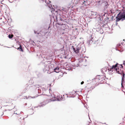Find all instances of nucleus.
<instances>
[{
	"mask_svg": "<svg viewBox=\"0 0 125 125\" xmlns=\"http://www.w3.org/2000/svg\"><path fill=\"white\" fill-rule=\"evenodd\" d=\"M49 7L52 10L51 11L52 13L54 14L53 16V17L54 18L55 17V19H54L55 21L57 22V24L60 25H62L63 24V22L66 20L65 18L66 16L64 15V12H66V11L65 10V9L63 8L61 10L60 9L56 10L55 9L52 7V5H50Z\"/></svg>",
	"mask_w": 125,
	"mask_h": 125,
	"instance_id": "obj_1",
	"label": "nucleus"
},
{
	"mask_svg": "<svg viewBox=\"0 0 125 125\" xmlns=\"http://www.w3.org/2000/svg\"><path fill=\"white\" fill-rule=\"evenodd\" d=\"M116 22L119 21L121 20L122 21L125 20V10L123 12H120L115 17Z\"/></svg>",
	"mask_w": 125,
	"mask_h": 125,
	"instance_id": "obj_2",
	"label": "nucleus"
},
{
	"mask_svg": "<svg viewBox=\"0 0 125 125\" xmlns=\"http://www.w3.org/2000/svg\"><path fill=\"white\" fill-rule=\"evenodd\" d=\"M93 38L92 37V35H90L88 39L87 43L89 45H90L91 44H95L94 45V46L95 47L97 46V44L95 43V41H94V40H93Z\"/></svg>",
	"mask_w": 125,
	"mask_h": 125,
	"instance_id": "obj_3",
	"label": "nucleus"
},
{
	"mask_svg": "<svg viewBox=\"0 0 125 125\" xmlns=\"http://www.w3.org/2000/svg\"><path fill=\"white\" fill-rule=\"evenodd\" d=\"M104 19L103 20L102 22L103 23V25H102V27H107L108 26L107 24L108 23H109V18L107 17L104 18Z\"/></svg>",
	"mask_w": 125,
	"mask_h": 125,
	"instance_id": "obj_4",
	"label": "nucleus"
},
{
	"mask_svg": "<svg viewBox=\"0 0 125 125\" xmlns=\"http://www.w3.org/2000/svg\"><path fill=\"white\" fill-rule=\"evenodd\" d=\"M80 47L78 46H76L75 47L73 46L71 47V49H73L74 52L78 54L79 52H80Z\"/></svg>",
	"mask_w": 125,
	"mask_h": 125,
	"instance_id": "obj_5",
	"label": "nucleus"
},
{
	"mask_svg": "<svg viewBox=\"0 0 125 125\" xmlns=\"http://www.w3.org/2000/svg\"><path fill=\"white\" fill-rule=\"evenodd\" d=\"M125 73H123L122 74V80H121V87L122 88H124V85L125 84Z\"/></svg>",
	"mask_w": 125,
	"mask_h": 125,
	"instance_id": "obj_6",
	"label": "nucleus"
},
{
	"mask_svg": "<svg viewBox=\"0 0 125 125\" xmlns=\"http://www.w3.org/2000/svg\"><path fill=\"white\" fill-rule=\"evenodd\" d=\"M16 111H15L14 112V113L13 114V115H14V114H16L17 115H18V118H19V121L20 120L22 119L23 120H24L25 118L24 117L22 118L21 117H20L21 115V114H22L21 113H23L22 112H17V113H16Z\"/></svg>",
	"mask_w": 125,
	"mask_h": 125,
	"instance_id": "obj_7",
	"label": "nucleus"
},
{
	"mask_svg": "<svg viewBox=\"0 0 125 125\" xmlns=\"http://www.w3.org/2000/svg\"><path fill=\"white\" fill-rule=\"evenodd\" d=\"M96 18L97 19V20L100 22H102L104 18L102 16H101V14H99L98 15L96 16Z\"/></svg>",
	"mask_w": 125,
	"mask_h": 125,
	"instance_id": "obj_8",
	"label": "nucleus"
},
{
	"mask_svg": "<svg viewBox=\"0 0 125 125\" xmlns=\"http://www.w3.org/2000/svg\"><path fill=\"white\" fill-rule=\"evenodd\" d=\"M91 15L90 16V17L92 18H96V16H98V13L97 12H94L93 11H91Z\"/></svg>",
	"mask_w": 125,
	"mask_h": 125,
	"instance_id": "obj_9",
	"label": "nucleus"
},
{
	"mask_svg": "<svg viewBox=\"0 0 125 125\" xmlns=\"http://www.w3.org/2000/svg\"><path fill=\"white\" fill-rule=\"evenodd\" d=\"M72 2L73 3L74 6L78 5L80 2L79 0H72Z\"/></svg>",
	"mask_w": 125,
	"mask_h": 125,
	"instance_id": "obj_10",
	"label": "nucleus"
},
{
	"mask_svg": "<svg viewBox=\"0 0 125 125\" xmlns=\"http://www.w3.org/2000/svg\"><path fill=\"white\" fill-rule=\"evenodd\" d=\"M80 51L82 53H84L86 51L85 47L84 46H81L80 47Z\"/></svg>",
	"mask_w": 125,
	"mask_h": 125,
	"instance_id": "obj_11",
	"label": "nucleus"
},
{
	"mask_svg": "<svg viewBox=\"0 0 125 125\" xmlns=\"http://www.w3.org/2000/svg\"><path fill=\"white\" fill-rule=\"evenodd\" d=\"M118 48L120 49L121 50H122L124 48L123 46H121V44L119 43L117 45V48H116V49L117 51H119L121 52L118 50Z\"/></svg>",
	"mask_w": 125,
	"mask_h": 125,
	"instance_id": "obj_12",
	"label": "nucleus"
},
{
	"mask_svg": "<svg viewBox=\"0 0 125 125\" xmlns=\"http://www.w3.org/2000/svg\"><path fill=\"white\" fill-rule=\"evenodd\" d=\"M119 65L118 63H117L116 64L113 65L112 67H111V70H109L110 71H111L112 72H113L112 69H113L115 70L116 68L117 67V66Z\"/></svg>",
	"mask_w": 125,
	"mask_h": 125,
	"instance_id": "obj_13",
	"label": "nucleus"
},
{
	"mask_svg": "<svg viewBox=\"0 0 125 125\" xmlns=\"http://www.w3.org/2000/svg\"><path fill=\"white\" fill-rule=\"evenodd\" d=\"M45 30V29H43L40 32H37V34H41V35H45L47 33V32H43V33H42L41 34V32H42L43 31H44Z\"/></svg>",
	"mask_w": 125,
	"mask_h": 125,
	"instance_id": "obj_14",
	"label": "nucleus"
},
{
	"mask_svg": "<svg viewBox=\"0 0 125 125\" xmlns=\"http://www.w3.org/2000/svg\"><path fill=\"white\" fill-rule=\"evenodd\" d=\"M39 86V85H35V86L36 87H38V88H39V87H38V86ZM38 93L39 94H42V91L41 89H38Z\"/></svg>",
	"mask_w": 125,
	"mask_h": 125,
	"instance_id": "obj_15",
	"label": "nucleus"
},
{
	"mask_svg": "<svg viewBox=\"0 0 125 125\" xmlns=\"http://www.w3.org/2000/svg\"><path fill=\"white\" fill-rule=\"evenodd\" d=\"M118 70V69H117V70H116V71L117 73L118 74H120L122 76V74L123 73H125L123 72V71H121V70H120V71H121V72H120V71H119V70Z\"/></svg>",
	"mask_w": 125,
	"mask_h": 125,
	"instance_id": "obj_16",
	"label": "nucleus"
},
{
	"mask_svg": "<svg viewBox=\"0 0 125 125\" xmlns=\"http://www.w3.org/2000/svg\"><path fill=\"white\" fill-rule=\"evenodd\" d=\"M59 68L58 67H56L54 69V70L55 72L58 73L59 72Z\"/></svg>",
	"mask_w": 125,
	"mask_h": 125,
	"instance_id": "obj_17",
	"label": "nucleus"
},
{
	"mask_svg": "<svg viewBox=\"0 0 125 125\" xmlns=\"http://www.w3.org/2000/svg\"><path fill=\"white\" fill-rule=\"evenodd\" d=\"M17 49L18 50H19L21 52H23V48L21 45H20L19 47L18 48H17Z\"/></svg>",
	"mask_w": 125,
	"mask_h": 125,
	"instance_id": "obj_18",
	"label": "nucleus"
},
{
	"mask_svg": "<svg viewBox=\"0 0 125 125\" xmlns=\"http://www.w3.org/2000/svg\"><path fill=\"white\" fill-rule=\"evenodd\" d=\"M44 66H45V68L43 69V71L44 72L45 71H48L49 70L48 69L49 66H48L46 65V66H45V65H44Z\"/></svg>",
	"mask_w": 125,
	"mask_h": 125,
	"instance_id": "obj_19",
	"label": "nucleus"
},
{
	"mask_svg": "<svg viewBox=\"0 0 125 125\" xmlns=\"http://www.w3.org/2000/svg\"><path fill=\"white\" fill-rule=\"evenodd\" d=\"M96 31L98 32H100V31H102L103 30L101 28L100 26H99L98 28H96Z\"/></svg>",
	"mask_w": 125,
	"mask_h": 125,
	"instance_id": "obj_20",
	"label": "nucleus"
},
{
	"mask_svg": "<svg viewBox=\"0 0 125 125\" xmlns=\"http://www.w3.org/2000/svg\"><path fill=\"white\" fill-rule=\"evenodd\" d=\"M107 16H108V15L106 13H105L104 14H101V16H102L104 18H104L107 17Z\"/></svg>",
	"mask_w": 125,
	"mask_h": 125,
	"instance_id": "obj_21",
	"label": "nucleus"
},
{
	"mask_svg": "<svg viewBox=\"0 0 125 125\" xmlns=\"http://www.w3.org/2000/svg\"><path fill=\"white\" fill-rule=\"evenodd\" d=\"M104 6L108 7L109 6V4H108V2L106 0L104 2Z\"/></svg>",
	"mask_w": 125,
	"mask_h": 125,
	"instance_id": "obj_22",
	"label": "nucleus"
},
{
	"mask_svg": "<svg viewBox=\"0 0 125 125\" xmlns=\"http://www.w3.org/2000/svg\"><path fill=\"white\" fill-rule=\"evenodd\" d=\"M66 66V70H68L69 71L70 70H71V71L72 70V69L70 67H69L68 65H67Z\"/></svg>",
	"mask_w": 125,
	"mask_h": 125,
	"instance_id": "obj_23",
	"label": "nucleus"
},
{
	"mask_svg": "<svg viewBox=\"0 0 125 125\" xmlns=\"http://www.w3.org/2000/svg\"><path fill=\"white\" fill-rule=\"evenodd\" d=\"M43 105L44 106L48 102L47 101H44L42 103Z\"/></svg>",
	"mask_w": 125,
	"mask_h": 125,
	"instance_id": "obj_24",
	"label": "nucleus"
},
{
	"mask_svg": "<svg viewBox=\"0 0 125 125\" xmlns=\"http://www.w3.org/2000/svg\"><path fill=\"white\" fill-rule=\"evenodd\" d=\"M101 0H96V2L98 3L99 5H101Z\"/></svg>",
	"mask_w": 125,
	"mask_h": 125,
	"instance_id": "obj_25",
	"label": "nucleus"
},
{
	"mask_svg": "<svg viewBox=\"0 0 125 125\" xmlns=\"http://www.w3.org/2000/svg\"><path fill=\"white\" fill-rule=\"evenodd\" d=\"M26 98L27 99H28L29 98H35V97L34 96L33 97H31V96H28V97H27V96H25Z\"/></svg>",
	"mask_w": 125,
	"mask_h": 125,
	"instance_id": "obj_26",
	"label": "nucleus"
},
{
	"mask_svg": "<svg viewBox=\"0 0 125 125\" xmlns=\"http://www.w3.org/2000/svg\"><path fill=\"white\" fill-rule=\"evenodd\" d=\"M64 46H63L62 48L59 49V51H65V50L64 49Z\"/></svg>",
	"mask_w": 125,
	"mask_h": 125,
	"instance_id": "obj_27",
	"label": "nucleus"
},
{
	"mask_svg": "<svg viewBox=\"0 0 125 125\" xmlns=\"http://www.w3.org/2000/svg\"><path fill=\"white\" fill-rule=\"evenodd\" d=\"M41 90H42V94H43V91L44 90H45V89L44 88H41Z\"/></svg>",
	"mask_w": 125,
	"mask_h": 125,
	"instance_id": "obj_28",
	"label": "nucleus"
},
{
	"mask_svg": "<svg viewBox=\"0 0 125 125\" xmlns=\"http://www.w3.org/2000/svg\"><path fill=\"white\" fill-rule=\"evenodd\" d=\"M8 37L10 39H11L13 37V36H12V35H10V34H9L8 35Z\"/></svg>",
	"mask_w": 125,
	"mask_h": 125,
	"instance_id": "obj_29",
	"label": "nucleus"
},
{
	"mask_svg": "<svg viewBox=\"0 0 125 125\" xmlns=\"http://www.w3.org/2000/svg\"><path fill=\"white\" fill-rule=\"evenodd\" d=\"M39 106L40 107H43L44 106L43 105L42 103H41L39 105Z\"/></svg>",
	"mask_w": 125,
	"mask_h": 125,
	"instance_id": "obj_30",
	"label": "nucleus"
},
{
	"mask_svg": "<svg viewBox=\"0 0 125 125\" xmlns=\"http://www.w3.org/2000/svg\"><path fill=\"white\" fill-rule=\"evenodd\" d=\"M106 0H101V4L103 3H104V2Z\"/></svg>",
	"mask_w": 125,
	"mask_h": 125,
	"instance_id": "obj_31",
	"label": "nucleus"
},
{
	"mask_svg": "<svg viewBox=\"0 0 125 125\" xmlns=\"http://www.w3.org/2000/svg\"><path fill=\"white\" fill-rule=\"evenodd\" d=\"M108 7H106V6H104V10H106L107 8H108Z\"/></svg>",
	"mask_w": 125,
	"mask_h": 125,
	"instance_id": "obj_32",
	"label": "nucleus"
},
{
	"mask_svg": "<svg viewBox=\"0 0 125 125\" xmlns=\"http://www.w3.org/2000/svg\"><path fill=\"white\" fill-rule=\"evenodd\" d=\"M99 75H97V79L98 80V81H99V80L100 79V78H99Z\"/></svg>",
	"mask_w": 125,
	"mask_h": 125,
	"instance_id": "obj_33",
	"label": "nucleus"
},
{
	"mask_svg": "<svg viewBox=\"0 0 125 125\" xmlns=\"http://www.w3.org/2000/svg\"><path fill=\"white\" fill-rule=\"evenodd\" d=\"M120 65L121 66V68L123 69L124 68V66L122 65V64H121Z\"/></svg>",
	"mask_w": 125,
	"mask_h": 125,
	"instance_id": "obj_34",
	"label": "nucleus"
},
{
	"mask_svg": "<svg viewBox=\"0 0 125 125\" xmlns=\"http://www.w3.org/2000/svg\"><path fill=\"white\" fill-rule=\"evenodd\" d=\"M123 64L125 66V61H123Z\"/></svg>",
	"mask_w": 125,
	"mask_h": 125,
	"instance_id": "obj_35",
	"label": "nucleus"
},
{
	"mask_svg": "<svg viewBox=\"0 0 125 125\" xmlns=\"http://www.w3.org/2000/svg\"><path fill=\"white\" fill-rule=\"evenodd\" d=\"M97 79V76H96L95 77L94 79H93L92 80Z\"/></svg>",
	"mask_w": 125,
	"mask_h": 125,
	"instance_id": "obj_36",
	"label": "nucleus"
},
{
	"mask_svg": "<svg viewBox=\"0 0 125 125\" xmlns=\"http://www.w3.org/2000/svg\"><path fill=\"white\" fill-rule=\"evenodd\" d=\"M34 33L35 34H37V31H36L35 30H34Z\"/></svg>",
	"mask_w": 125,
	"mask_h": 125,
	"instance_id": "obj_37",
	"label": "nucleus"
},
{
	"mask_svg": "<svg viewBox=\"0 0 125 125\" xmlns=\"http://www.w3.org/2000/svg\"><path fill=\"white\" fill-rule=\"evenodd\" d=\"M99 75V78H100V79H102V77H101V76L102 77V75H101V76L100 75Z\"/></svg>",
	"mask_w": 125,
	"mask_h": 125,
	"instance_id": "obj_38",
	"label": "nucleus"
},
{
	"mask_svg": "<svg viewBox=\"0 0 125 125\" xmlns=\"http://www.w3.org/2000/svg\"><path fill=\"white\" fill-rule=\"evenodd\" d=\"M117 69H118V70H119V66H117V67L116 68V69H115V70H117Z\"/></svg>",
	"mask_w": 125,
	"mask_h": 125,
	"instance_id": "obj_39",
	"label": "nucleus"
},
{
	"mask_svg": "<svg viewBox=\"0 0 125 125\" xmlns=\"http://www.w3.org/2000/svg\"><path fill=\"white\" fill-rule=\"evenodd\" d=\"M84 83V82L83 81H82V82H81V84H83Z\"/></svg>",
	"mask_w": 125,
	"mask_h": 125,
	"instance_id": "obj_40",
	"label": "nucleus"
},
{
	"mask_svg": "<svg viewBox=\"0 0 125 125\" xmlns=\"http://www.w3.org/2000/svg\"><path fill=\"white\" fill-rule=\"evenodd\" d=\"M115 16H112L111 17V19L112 20H113V19L114 18V17Z\"/></svg>",
	"mask_w": 125,
	"mask_h": 125,
	"instance_id": "obj_41",
	"label": "nucleus"
},
{
	"mask_svg": "<svg viewBox=\"0 0 125 125\" xmlns=\"http://www.w3.org/2000/svg\"><path fill=\"white\" fill-rule=\"evenodd\" d=\"M91 90H89L87 91V92H91Z\"/></svg>",
	"mask_w": 125,
	"mask_h": 125,
	"instance_id": "obj_42",
	"label": "nucleus"
},
{
	"mask_svg": "<svg viewBox=\"0 0 125 125\" xmlns=\"http://www.w3.org/2000/svg\"><path fill=\"white\" fill-rule=\"evenodd\" d=\"M117 24H118V23L117 22H116V25H117Z\"/></svg>",
	"mask_w": 125,
	"mask_h": 125,
	"instance_id": "obj_43",
	"label": "nucleus"
},
{
	"mask_svg": "<svg viewBox=\"0 0 125 125\" xmlns=\"http://www.w3.org/2000/svg\"><path fill=\"white\" fill-rule=\"evenodd\" d=\"M121 44H122V45H123V44H124L123 43H121Z\"/></svg>",
	"mask_w": 125,
	"mask_h": 125,
	"instance_id": "obj_44",
	"label": "nucleus"
},
{
	"mask_svg": "<svg viewBox=\"0 0 125 125\" xmlns=\"http://www.w3.org/2000/svg\"><path fill=\"white\" fill-rule=\"evenodd\" d=\"M90 123H91V122H89V123L87 125H89V124H90Z\"/></svg>",
	"mask_w": 125,
	"mask_h": 125,
	"instance_id": "obj_45",
	"label": "nucleus"
},
{
	"mask_svg": "<svg viewBox=\"0 0 125 125\" xmlns=\"http://www.w3.org/2000/svg\"><path fill=\"white\" fill-rule=\"evenodd\" d=\"M123 119L125 120V117H124V118H123Z\"/></svg>",
	"mask_w": 125,
	"mask_h": 125,
	"instance_id": "obj_46",
	"label": "nucleus"
},
{
	"mask_svg": "<svg viewBox=\"0 0 125 125\" xmlns=\"http://www.w3.org/2000/svg\"><path fill=\"white\" fill-rule=\"evenodd\" d=\"M25 105H27V103H25Z\"/></svg>",
	"mask_w": 125,
	"mask_h": 125,
	"instance_id": "obj_47",
	"label": "nucleus"
},
{
	"mask_svg": "<svg viewBox=\"0 0 125 125\" xmlns=\"http://www.w3.org/2000/svg\"><path fill=\"white\" fill-rule=\"evenodd\" d=\"M9 0V2H10V3H12V2H13V1H12V2H11V1H10Z\"/></svg>",
	"mask_w": 125,
	"mask_h": 125,
	"instance_id": "obj_48",
	"label": "nucleus"
},
{
	"mask_svg": "<svg viewBox=\"0 0 125 125\" xmlns=\"http://www.w3.org/2000/svg\"><path fill=\"white\" fill-rule=\"evenodd\" d=\"M85 57H86V58H88V57H87V56H86V57H85H85H84V58H85Z\"/></svg>",
	"mask_w": 125,
	"mask_h": 125,
	"instance_id": "obj_49",
	"label": "nucleus"
},
{
	"mask_svg": "<svg viewBox=\"0 0 125 125\" xmlns=\"http://www.w3.org/2000/svg\"><path fill=\"white\" fill-rule=\"evenodd\" d=\"M123 125H124V124H125V122H123Z\"/></svg>",
	"mask_w": 125,
	"mask_h": 125,
	"instance_id": "obj_50",
	"label": "nucleus"
},
{
	"mask_svg": "<svg viewBox=\"0 0 125 125\" xmlns=\"http://www.w3.org/2000/svg\"><path fill=\"white\" fill-rule=\"evenodd\" d=\"M109 70H111V68H110V69H108V70H109V71H110Z\"/></svg>",
	"mask_w": 125,
	"mask_h": 125,
	"instance_id": "obj_51",
	"label": "nucleus"
},
{
	"mask_svg": "<svg viewBox=\"0 0 125 125\" xmlns=\"http://www.w3.org/2000/svg\"><path fill=\"white\" fill-rule=\"evenodd\" d=\"M27 89V88H25V90H26Z\"/></svg>",
	"mask_w": 125,
	"mask_h": 125,
	"instance_id": "obj_52",
	"label": "nucleus"
},
{
	"mask_svg": "<svg viewBox=\"0 0 125 125\" xmlns=\"http://www.w3.org/2000/svg\"><path fill=\"white\" fill-rule=\"evenodd\" d=\"M39 106V105H38V106H36V107H35L37 108V107H38Z\"/></svg>",
	"mask_w": 125,
	"mask_h": 125,
	"instance_id": "obj_53",
	"label": "nucleus"
},
{
	"mask_svg": "<svg viewBox=\"0 0 125 125\" xmlns=\"http://www.w3.org/2000/svg\"><path fill=\"white\" fill-rule=\"evenodd\" d=\"M55 101V100H53V101Z\"/></svg>",
	"mask_w": 125,
	"mask_h": 125,
	"instance_id": "obj_54",
	"label": "nucleus"
},
{
	"mask_svg": "<svg viewBox=\"0 0 125 125\" xmlns=\"http://www.w3.org/2000/svg\"><path fill=\"white\" fill-rule=\"evenodd\" d=\"M37 42H40V41H37Z\"/></svg>",
	"mask_w": 125,
	"mask_h": 125,
	"instance_id": "obj_55",
	"label": "nucleus"
},
{
	"mask_svg": "<svg viewBox=\"0 0 125 125\" xmlns=\"http://www.w3.org/2000/svg\"><path fill=\"white\" fill-rule=\"evenodd\" d=\"M86 61H87V60H86V59H85V62H86Z\"/></svg>",
	"mask_w": 125,
	"mask_h": 125,
	"instance_id": "obj_56",
	"label": "nucleus"
},
{
	"mask_svg": "<svg viewBox=\"0 0 125 125\" xmlns=\"http://www.w3.org/2000/svg\"><path fill=\"white\" fill-rule=\"evenodd\" d=\"M103 33V32L102 33H101V34H102V33Z\"/></svg>",
	"mask_w": 125,
	"mask_h": 125,
	"instance_id": "obj_57",
	"label": "nucleus"
},
{
	"mask_svg": "<svg viewBox=\"0 0 125 125\" xmlns=\"http://www.w3.org/2000/svg\"><path fill=\"white\" fill-rule=\"evenodd\" d=\"M50 86L51 85V84H50Z\"/></svg>",
	"mask_w": 125,
	"mask_h": 125,
	"instance_id": "obj_58",
	"label": "nucleus"
},
{
	"mask_svg": "<svg viewBox=\"0 0 125 125\" xmlns=\"http://www.w3.org/2000/svg\"><path fill=\"white\" fill-rule=\"evenodd\" d=\"M122 124V123H120V124Z\"/></svg>",
	"mask_w": 125,
	"mask_h": 125,
	"instance_id": "obj_59",
	"label": "nucleus"
},
{
	"mask_svg": "<svg viewBox=\"0 0 125 125\" xmlns=\"http://www.w3.org/2000/svg\"><path fill=\"white\" fill-rule=\"evenodd\" d=\"M71 97V96H70V97Z\"/></svg>",
	"mask_w": 125,
	"mask_h": 125,
	"instance_id": "obj_60",
	"label": "nucleus"
},
{
	"mask_svg": "<svg viewBox=\"0 0 125 125\" xmlns=\"http://www.w3.org/2000/svg\"><path fill=\"white\" fill-rule=\"evenodd\" d=\"M104 124H105V123H104Z\"/></svg>",
	"mask_w": 125,
	"mask_h": 125,
	"instance_id": "obj_61",
	"label": "nucleus"
},
{
	"mask_svg": "<svg viewBox=\"0 0 125 125\" xmlns=\"http://www.w3.org/2000/svg\"><path fill=\"white\" fill-rule=\"evenodd\" d=\"M10 28H9V29H10Z\"/></svg>",
	"mask_w": 125,
	"mask_h": 125,
	"instance_id": "obj_62",
	"label": "nucleus"
},
{
	"mask_svg": "<svg viewBox=\"0 0 125 125\" xmlns=\"http://www.w3.org/2000/svg\"><path fill=\"white\" fill-rule=\"evenodd\" d=\"M123 41H125V40H123Z\"/></svg>",
	"mask_w": 125,
	"mask_h": 125,
	"instance_id": "obj_63",
	"label": "nucleus"
},
{
	"mask_svg": "<svg viewBox=\"0 0 125 125\" xmlns=\"http://www.w3.org/2000/svg\"><path fill=\"white\" fill-rule=\"evenodd\" d=\"M6 110H5V111H6Z\"/></svg>",
	"mask_w": 125,
	"mask_h": 125,
	"instance_id": "obj_64",
	"label": "nucleus"
}]
</instances>
